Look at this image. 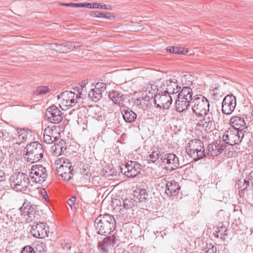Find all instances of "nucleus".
I'll return each mask as SVG.
<instances>
[{"mask_svg": "<svg viewBox=\"0 0 253 253\" xmlns=\"http://www.w3.org/2000/svg\"><path fill=\"white\" fill-rule=\"evenodd\" d=\"M116 225V220L109 214H100L94 220V227L99 234L106 236L112 232Z\"/></svg>", "mask_w": 253, "mask_h": 253, "instance_id": "1", "label": "nucleus"}, {"mask_svg": "<svg viewBox=\"0 0 253 253\" xmlns=\"http://www.w3.org/2000/svg\"><path fill=\"white\" fill-rule=\"evenodd\" d=\"M29 177L23 172L14 173L9 179L11 187L16 191L26 192L30 184Z\"/></svg>", "mask_w": 253, "mask_h": 253, "instance_id": "2", "label": "nucleus"}, {"mask_svg": "<svg viewBox=\"0 0 253 253\" xmlns=\"http://www.w3.org/2000/svg\"><path fill=\"white\" fill-rule=\"evenodd\" d=\"M186 152L195 161L206 157L204 143L200 139H194L190 140L186 149Z\"/></svg>", "mask_w": 253, "mask_h": 253, "instance_id": "3", "label": "nucleus"}, {"mask_svg": "<svg viewBox=\"0 0 253 253\" xmlns=\"http://www.w3.org/2000/svg\"><path fill=\"white\" fill-rule=\"evenodd\" d=\"M26 150V158L27 161L32 163L41 160L44 154L42 145L37 141H34L28 144L25 147Z\"/></svg>", "mask_w": 253, "mask_h": 253, "instance_id": "4", "label": "nucleus"}, {"mask_svg": "<svg viewBox=\"0 0 253 253\" xmlns=\"http://www.w3.org/2000/svg\"><path fill=\"white\" fill-rule=\"evenodd\" d=\"M82 98L78 93L76 95L74 92L65 91L58 95V99L60 100L59 106L62 110H67L74 107L77 102L78 98Z\"/></svg>", "mask_w": 253, "mask_h": 253, "instance_id": "5", "label": "nucleus"}, {"mask_svg": "<svg viewBox=\"0 0 253 253\" xmlns=\"http://www.w3.org/2000/svg\"><path fill=\"white\" fill-rule=\"evenodd\" d=\"M192 102L194 105L192 107V111L199 117H203V114L209 112L210 103L209 100L203 95H199L194 97Z\"/></svg>", "mask_w": 253, "mask_h": 253, "instance_id": "6", "label": "nucleus"}, {"mask_svg": "<svg viewBox=\"0 0 253 253\" xmlns=\"http://www.w3.org/2000/svg\"><path fill=\"white\" fill-rule=\"evenodd\" d=\"M244 136L242 129L238 130L233 127H229L222 136L223 141L230 145L239 144Z\"/></svg>", "mask_w": 253, "mask_h": 253, "instance_id": "7", "label": "nucleus"}, {"mask_svg": "<svg viewBox=\"0 0 253 253\" xmlns=\"http://www.w3.org/2000/svg\"><path fill=\"white\" fill-rule=\"evenodd\" d=\"M29 177L35 182L42 183L47 177V171L45 167L42 165H34L31 169Z\"/></svg>", "mask_w": 253, "mask_h": 253, "instance_id": "8", "label": "nucleus"}, {"mask_svg": "<svg viewBox=\"0 0 253 253\" xmlns=\"http://www.w3.org/2000/svg\"><path fill=\"white\" fill-rule=\"evenodd\" d=\"M121 172L128 177H134L141 171V166L135 161H128L123 167L120 168Z\"/></svg>", "mask_w": 253, "mask_h": 253, "instance_id": "9", "label": "nucleus"}, {"mask_svg": "<svg viewBox=\"0 0 253 253\" xmlns=\"http://www.w3.org/2000/svg\"><path fill=\"white\" fill-rule=\"evenodd\" d=\"M45 118L49 122L58 124L63 119V113L55 105L49 107L46 110Z\"/></svg>", "mask_w": 253, "mask_h": 253, "instance_id": "10", "label": "nucleus"}, {"mask_svg": "<svg viewBox=\"0 0 253 253\" xmlns=\"http://www.w3.org/2000/svg\"><path fill=\"white\" fill-rule=\"evenodd\" d=\"M60 135L59 126H47L44 130L43 140L46 144H52L59 139Z\"/></svg>", "mask_w": 253, "mask_h": 253, "instance_id": "11", "label": "nucleus"}, {"mask_svg": "<svg viewBox=\"0 0 253 253\" xmlns=\"http://www.w3.org/2000/svg\"><path fill=\"white\" fill-rule=\"evenodd\" d=\"M153 101L156 107L168 109L172 102V98L170 95L159 90V92L155 95Z\"/></svg>", "mask_w": 253, "mask_h": 253, "instance_id": "12", "label": "nucleus"}, {"mask_svg": "<svg viewBox=\"0 0 253 253\" xmlns=\"http://www.w3.org/2000/svg\"><path fill=\"white\" fill-rule=\"evenodd\" d=\"M17 132L12 134L10 142L12 144H21L29 140L32 136V131L29 129H20L17 130Z\"/></svg>", "mask_w": 253, "mask_h": 253, "instance_id": "13", "label": "nucleus"}, {"mask_svg": "<svg viewBox=\"0 0 253 253\" xmlns=\"http://www.w3.org/2000/svg\"><path fill=\"white\" fill-rule=\"evenodd\" d=\"M180 89L177 80L175 79L165 81L160 86V91L163 93H168L169 95L174 94L178 93Z\"/></svg>", "mask_w": 253, "mask_h": 253, "instance_id": "14", "label": "nucleus"}, {"mask_svg": "<svg viewBox=\"0 0 253 253\" xmlns=\"http://www.w3.org/2000/svg\"><path fill=\"white\" fill-rule=\"evenodd\" d=\"M20 210L23 215L27 216L26 219L28 221H32L37 218L38 215L36 206L32 205L30 202H25Z\"/></svg>", "mask_w": 253, "mask_h": 253, "instance_id": "15", "label": "nucleus"}, {"mask_svg": "<svg viewBox=\"0 0 253 253\" xmlns=\"http://www.w3.org/2000/svg\"><path fill=\"white\" fill-rule=\"evenodd\" d=\"M107 85L103 83H97L94 88H92L88 93L90 100L96 102L102 98V93L106 90Z\"/></svg>", "mask_w": 253, "mask_h": 253, "instance_id": "16", "label": "nucleus"}, {"mask_svg": "<svg viewBox=\"0 0 253 253\" xmlns=\"http://www.w3.org/2000/svg\"><path fill=\"white\" fill-rule=\"evenodd\" d=\"M236 105V99L233 95H226L222 103V112L225 115H230Z\"/></svg>", "mask_w": 253, "mask_h": 253, "instance_id": "17", "label": "nucleus"}, {"mask_svg": "<svg viewBox=\"0 0 253 253\" xmlns=\"http://www.w3.org/2000/svg\"><path fill=\"white\" fill-rule=\"evenodd\" d=\"M161 160L163 163L171 165L170 170L172 171L180 167L178 158L173 153H167L161 156Z\"/></svg>", "mask_w": 253, "mask_h": 253, "instance_id": "18", "label": "nucleus"}, {"mask_svg": "<svg viewBox=\"0 0 253 253\" xmlns=\"http://www.w3.org/2000/svg\"><path fill=\"white\" fill-rule=\"evenodd\" d=\"M116 243V237L113 235L105 238L98 244V248L105 253L112 250Z\"/></svg>", "mask_w": 253, "mask_h": 253, "instance_id": "19", "label": "nucleus"}, {"mask_svg": "<svg viewBox=\"0 0 253 253\" xmlns=\"http://www.w3.org/2000/svg\"><path fill=\"white\" fill-rule=\"evenodd\" d=\"M46 225L43 222L37 223L31 227L30 232L32 235L36 238H42L47 235Z\"/></svg>", "mask_w": 253, "mask_h": 253, "instance_id": "20", "label": "nucleus"}, {"mask_svg": "<svg viewBox=\"0 0 253 253\" xmlns=\"http://www.w3.org/2000/svg\"><path fill=\"white\" fill-rule=\"evenodd\" d=\"M225 148L224 146L217 143L209 144L208 145L207 150H205V154H206V156H216L220 154Z\"/></svg>", "mask_w": 253, "mask_h": 253, "instance_id": "21", "label": "nucleus"}, {"mask_svg": "<svg viewBox=\"0 0 253 253\" xmlns=\"http://www.w3.org/2000/svg\"><path fill=\"white\" fill-rule=\"evenodd\" d=\"M180 187L175 181H168L166 184V193L169 196H175L178 195Z\"/></svg>", "mask_w": 253, "mask_h": 253, "instance_id": "22", "label": "nucleus"}, {"mask_svg": "<svg viewBox=\"0 0 253 253\" xmlns=\"http://www.w3.org/2000/svg\"><path fill=\"white\" fill-rule=\"evenodd\" d=\"M57 171L58 174L63 179L67 181L71 179L74 173V168H70L69 166L68 167L66 166L59 167L57 168Z\"/></svg>", "mask_w": 253, "mask_h": 253, "instance_id": "23", "label": "nucleus"}, {"mask_svg": "<svg viewBox=\"0 0 253 253\" xmlns=\"http://www.w3.org/2000/svg\"><path fill=\"white\" fill-rule=\"evenodd\" d=\"M108 96L109 98L116 105L119 106L124 105L123 102L125 96L122 92L114 90L110 92Z\"/></svg>", "mask_w": 253, "mask_h": 253, "instance_id": "24", "label": "nucleus"}, {"mask_svg": "<svg viewBox=\"0 0 253 253\" xmlns=\"http://www.w3.org/2000/svg\"><path fill=\"white\" fill-rule=\"evenodd\" d=\"M121 112L123 119L127 123H133L137 118L136 114L127 107H125Z\"/></svg>", "mask_w": 253, "mask_h": 253, "instance_id": "25", "label": "nucleus"}, {"mask_svg": "<svg viewBox=\"0 0 253 253\" xmlns=\"http://www.w3.org/2000/svg\"><path fill=\"white\" fill-rule=\"evenodd\" d=\"M133 197L139 202L146 203L149 201L148 192L145 189H141L138 191H134Z\"/></svg>", "mask_w": 253, "mask_h": 253, "instance_id": "26", "label": "nucleus"}, {"mask_svg": "<svg viewBox=\"0 0 253 253\" xmlns=\"http://www.w3.org/2000/svg\"><path fill=\"white\" fill-rule=\"evenodd\" d=\"M230 124L232 127L240 130V129L246 125L244 119L240 116H233L230 121Z\"/></svg>", "mask_w": 253, "mask_h": 253, "instance_id": "27", "label": "nucleus"}, {"mask_svg": "<svg viewBox=\"0 0 253 253\" xmlns=\"http://www.w3.org/2000/svg\"><path fill=\"white\" fill-rule=\"evenodd\" d=\"M190 102L189 101L177 96V99L175 102L176 110L178 112H182L185 111L187 109Z\"/></svg>", "mask_w": 253, "mask_h": 253, "instance_id": "28", "label": "nucleus"}, {"mask_svg": "<svg viewBox=\"0 0 253 253\" xmlns=\"http://www.w3.org/2000/svg\"><path fill=\"white\" fill-rule=\"evenodd\" d=\"M192 95L193 91L192 89L189 87L185 86L182 88L177 96L192 102L194 99L192 97Z\"/></svg>", "mask_w": 253, "mask_h": 253, "instance_id": "29", "label": "nucleus"}, {"mask_svg": "<svg viewBox=\"0 0 253 253\" xmlns=\"http://www.w3.org/2000/svg\"><path fill=\"white\" fill-rule=\"evenodd\" d=\"M164 154H161L159 150H153L152 153L147 157L149 163H152L157 165L160 163V159Z\"/></svg>", "mask_w": 253, "mask_h": 253, "instance_id": "30", "label": "nucleus"}, {"mask_svg": "<svg viewBox=\"0 0 253 253\" xmlns=\"http://www.w3.org/2000/svg\"><path fill=\"white\" fill-rule=\"evenodd\" d=\"M150 97H146L143 95L141 97L138 98L135 101V103L137 105L140 106V107L145 110L148 107L150 102Z\"/></svg>", "mask_w": 253, "mask_h": 253, "instance_id": "31", "label": "nucleus"}, {"mask_svg": "<svg viewBox=\"0 0 253 253\" xmlns=\"http://www.w3.org/2000/svg\"><path fill=\"white\" fill-rule=\"evenodd\" d=\"M135 200L132 198L128 197L123 199L122 203L120 204V207H123L125 209H130L132 208L134 205Z\"/></svg>", "mask_w": 253, "mask_h": 253, "instance_id": "32", "label": "nucleus"}, {"mask_svg": "<svg viewBox=\"0 0 253 253\" xmlns=\"http://www.w3.org/2000/svg\"><path fill=\"white\" fill-rule=\"evenodd\" d=\"M55 147L54 153L56 154L61 155L66 150V142L64 140H61L58 144H55Z\"/></svg>", "mask_w": 253, "mask_h": 253, "instance_id": "33", "label": "nucleus"}, {"mask_svg": "<svg viewBox=\"0 0 253 253\" xmlns=\"http://www.w3.org/2000/svg\"><path fill=\"white\" fill-rule=\"evenodd\" d=\"M86 7L89 8H101L103 9L111 10L112 6L109 5H106L105 4H102L100 3H86Z\"/></svg>", "mask_w": 253, "mask_h": 253, "instance_id": "34", "label": "nucleus"}, {"mask_svg": "<svg viewBox=\"0 0 253 253\" xmlns=\"http://www.w3.org/2000/svg\"><path fill=\"white\" fill-rule=\"evenodd\" d=\"M167 51L178 54H186L188 52V50H184L183 48H181L177 46H169L166 48Z\"/></svg>", "mask_w": 253, "mask_h": 253, "instance_id": "35", "label": "nucleus"}, {"mask_svg": "<svg viewBox=\"0 0 253 253\" xmlns=\"http://www.w3.org/2000/svg\"><path fill=\"white\" fill-rule=\"evenodd\" d=\"M227 231V229L225 226L222 225L221 226L217 227L215 230V237H219L220 239H222L227 235V233H226Z\"/></svg>", "mask_w": 253, "mask_h": 253, "instance_id": "36", "label": "nucleus"}, {"mask_svg": "<svg viewBox=\"0 0 253 253\" xmlns=\"http://www.w3.org/2000/svg\"><path fill=\"white\" fill-rule=\"evenodd\" d=\"M202 124L203 128L206 132L211 131L214 127L215 123L214 122H210L208 121H202Z\"/></svg>", "mask_w": 253, "mask_h": 253, "instance_id": "37", "label": "nucleus"}, {"mask_svg": "<svg viewBox=\"0 0 253 253\" xmlns=\"http://www.w3.org/2000/svg\"><path fill=\"white\" fill-rule=\"evenodd\" d=\"M86 84L85 83V81H83L81 83V84L80 85H79V86H77L76 87L78 92V94L81 96H82V98H83L84 96H85L86 95Z\"/></svg>", "mask_w": 253, "mask_h": 253, "instance_id": "38", "label": "nucleus"}, {"mask_svg": "<svg viewBox=\"0 0 253 253\" xmlns=\"http://www.w3.org/2000/svg\"><path fill=\"white\" fill-rule=\"evenodd\" d=\"M160 87L158 88L155 84H147L145 91L150 92L155 95L159 92Z\"/></svg>", "mask_w": 253, "mask_h": 253, "instance_id": "39", "label": "nucleus"}, {"mask_svg": "<svg viewBox=\"0 0 253 253\" xmlns=\"http://www.w3.org/2000/svg\"><path fill=\"white\" fill-rule=\"evenodd\" d=\"M49 88L47 86H38L35 91V94L36 95L45 94L49 92Z\"/></svg>", "mask_w": 253, "mask_h": 253, "instance_id": "40", "label": "nucleus"}, {"mask_svg": "<svg viewBox=\"0 0 253 253\" xmlns=\"http://www.w3.org/2000/svg\"><path fill=\"white\" fill-rule=\"evenodd\" d=\"M214 112L210 109L209 112H206L205 114H203L204 118L202 121H208L210 122H214L213 119Z\"/></svg>", "mask_w": 253, "mask_h": 253, "instance_id": "41", "label": "nucleus"}, {"mask_svg": "<svg viewBox=\"0 0 253 253\" xmlns=\"http://www.w3.org/2000/svg\"><path fill=\"white\" fill-rule=\"evenodd\" d=\"M206 249H207L206 253H216L217 252L216 247L211 243L208 244Z\"/></svg>", "mask_w": 253, "mask_h": 253, "instance_id": "42", "label": "nucleus"}, {"mask_svg": "<svg viewBox=\"0 0 253 253\" xmlns=\"http://www.w3.org/2000/svg\"><path fill=\"white\" fill-rule=\"evenodd\" d=\"M34 249L30 246H25L21 251V253H35Z\"/></svg>", "mask_w": 253, "mask_h": 253, "instance_id": "43", "label": "nucleus"}, {"mask_svg": "<svg viewBox=\"0 0 253 253\" xmlns=\"http://www.w3.org/2000/svg\"><path fill=\"white\" fill-rule=\"evenodd\" d=\"M249 185V182H247L245 179L243 180V181H242L241 180H240L238 182L239 188L242 189L247 188Z\"/></svg>", "mask_w": 253, "mask_h": 253, "instance_id": "44", "label": "nucleus"}, {"mask_svg": "<svg viewBox=\"0 0 253 253\" xmlns=\"http://www.w3.org/2000/svg\"><path fill=\"white\" fill-rule=\"evenodd\" d=\"M86 3H69V7H86Z\"/></svg>", "mask_w": 253, "mask_h": 253, "instance_id": "45", "label": "nucleus"}, {"mask_svg": "<svg viewBox=\"0 0 253 253\" xmlns=\"http://www.w3.org/2000/svg\"><path fill=\"white\" fill-rule=\"evenodd\" d=\"M90 16L93 17H102L103 12H101L98 11H92L90 14Z\"/></svg>", "mask_w": 253, "mask_h": 253, "instance_id": "46", "label": "nucleus"}, {"mask_svg": "<svg viewBox=\"0 0 253 253\" xmlns=\"http://www.w3.org/2000/svg\"><path fill=\"white\" fill-rule=\"evenodd\" d=\"M70 167V168H74L73 166L72 165V163L71 161L68 159L64 160L63 162V164H61L59 167Z\"/></svg>", "mask_w": 253, "mask_h": 253, "instance_id": "47", "label": "nucleus"}, {"mask_svg": "<svg viewBox=\"0 0 253 253\" xmlns=\"http://www.w3.org/2000/svg\"><path fill=\"white\" fill-rule=\"evenodd\" d=\"M62 248L64 250L68 251L71 249V246L69 243H64L62 244Z\"/></svg>", "mask_w": 253, "mask_h": 253, "instance_id": "48", "label": "nucleus"}, {"mask_svg": "<svg viewBox=\"0 0 253 253\" xmlns=\"http://www.w3.org/2000/svg\"><path fill=\"white\" fill-rule=\"evenodd\" d=\"M37 250L39 249V252L42 253L44 252V250L43 249V247L45 246V245L43 243H41L39 245L37 244Z\"/></svg>", "mask_w": 253, "mask_h": 253, "instance_id": "49", "label": "nucleus"}, {"mask_svg": "<svg viewBox=\"0 0 253 253\" xmlns=\"http://www.w3.org/2000/svg\"><path fill=\"white\" fill-rule=\"evenodd\" d=\"M76 201V197L73 196L68 200V204H69V206L71 207L72 206L74 205Z\"/></svg>", "mask_w": 253, "mask_h": 253, "instance_id": "50", "label": "nucleus"}, {"mask_svg": "<svg viewBox=\"0 0 253 253\" xmlns=\"http://www.w3.org/2000/svg\"><path fill=\"white\" fill-rule=\"evenodd\" d=\"M142 95H144L146 97H150V100H152L153 98L155 97V95L151 94L150 92L144 91V93H143Z\"/></svg>", "mask_w": 253, "mask_h": 253, "instance_id": "51", "label": "nucleus"}, {"mask_svg": "<svg viewBox=\"0 0 253 253\" xmlns=\"http://www.w3.org/2000/svg\"><path fill=\"white\" fill-rule=\"evenodd\" d=\"M5 179L6 174L5 172L2 170L0 169V181H4Z\"/></svg>", "mask_w": 253, "mask_h": 253, "instance_id": "52", "label": "nucleus"}, {"mask_svg": "<svg viewBox=\"0 0 253 253\" xmlns=\"http://www.w3.org/2000/svg\"><path fill=\"white\" fill-rule=\"evenodd\" d=\"M102 17H104V18H105L108 19H111L113 17L112 16L111 13H109V12L104 13L103 12V15L102 16Z\"/></svg>", "mask_w": 253, "mask_h": 253, "instance_id": "53", "label": "nucleus"}, {"mask_svg": "<svg viewBox=\"0 0 253 253\" xmlns=\"http://www.w3.org/2000/svg\"><path fill=\"white\" fill-rule=\"evenodd\" d=\"M3 129L0 127V140H2L3 136L4 135V133Z\"/></svg>", "mask_w": 253, "mask_h": 253, "instance_id": "54", "label": "nucleus"}, {"mask_svg": "<svg viewBox=\"0 0 253 253\" xmlns=\"http://www.w3.org/2000/svg\"><path fill=\"white\" fill-rule=\"evenodd\" d=\"M214 91V93H212V98H213L214 99H218V97L219 95L217 94V93H215L214 92L215 91Z\"/></svg>", "mask_w": 253, "mask_h": 253, "instance_id": "55", "label": "nucleus"}, {"mask_svg": "<svg viewBox=\"0 0 253 253\" xmlns=\"http://www.w3.org/2000/svg\"><path fill=\"white\" fill-rule=\"evenodd\" d=\"M3 161V153L2 150L0 149V163Z\"/></svg>", "mask_w": 253, "mask_h": 253, "instance_id": "56", "label": "nucleus"}, {"mask_svg": "<svg viewBox=\"0 0 253 253\" xmlns=\"http://www.w3.org/2000/svg\"><path fill=\"white\" fill-rule=\"evenodd\" d=\"M44 193H45V195H43V198H44V199L46 200V199L48 198V196L46 193V192L45 191Z\"/></svg>", "mask_w": 253, "mask_h": 253, "instance_id": "57", "label": "nucleus"}, {"mask_svg": "<svg viewBox=\"0 0 253 253\" xmlns=\"http://www.w3.org/2000/svg\"><path fill=\"white\" fill-rule=\"evenodd\" d=\"M62 5H65V6H69V3H62Z\"/></svg>", "mask_w": 253, "mask_h": 253, "instance_id": "58", "label": "nucleus"}, {"mask_svg": "<svg viewBox=\"0 0 253 253\" xmlns=\"http://www.w3.org/2000/svg\"><path fill=\"white\" fill-rule=\"evenodd\" d=\"M76 46H81V45H80V44L79 43H77V45H75V43H74V47H76Z\"/></svg>", "mask_w": 253, "mask_h": 253, "instance_id": "59", "label": "nucleus"}, {"mask_svg": "<svg viewBox=\"0 0 253 253\" xmlns=\"http://www.w3.org/2000/svg\"><path fill=\"white\" fill-rule=\"evenodd\" d=\"M0 219L3 220L4 219V215H0Z\"/></svg>", "mask_w": 253, "mask_h": 253, "instance_id": "60", "label": "nucleus"}, {"mask_svg": "<svg viewBox=\"0 0 253 253\" xmlns=\"http://www.w3.org/2000/svg\"><path fill=\"white\" fill-rule=\"evenodd\" d=\"M122 253H130L127 250H124Z\"/></svg>", "mask_w": 253, "mask_h": 253, "instance_id": "61", "label": "nucleus"}, {"mask_svg": "<svg viewBox=\"0 0 253 253\" xmlns=\"http://www.w3.org/2000/svg\"><path fill=\"white\" fill-rule=\"evenodd\" d=\"M83 253L82 252H78V253Z\"/></svg>", "mask_w": 253, "mask_h": 253, "instance_id": "62", "label": "nucleus"}]
</instances>
